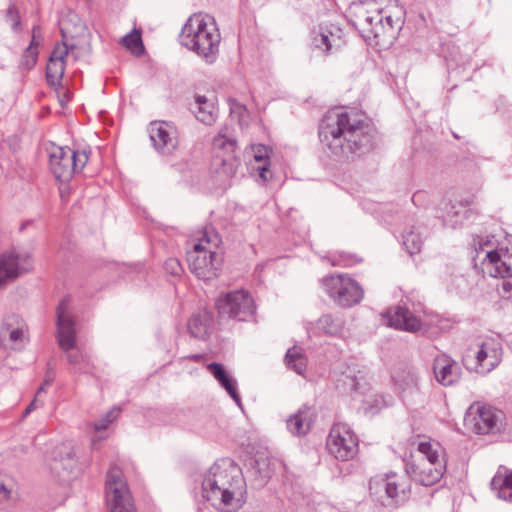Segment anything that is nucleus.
<instances>
[{
    "instance_id": "obj_50",
    "label": "nucleus",
    "mask_w": 512,
    "mask_h": 512,
    "mask_svg": "<svg viewBox=\"0 0 512 512\" xmlns=\"http://www.w3.org/2000/svg\"><path fill=\"white\" fill-rule=\"evenodd\" d=\"M10 489L4 483L2 479H0V500H6L10 497Z\"/></svg>"
},
{
    "instance_id": "obj_10",
    "label": "nucleus",
    "mask_w": 512,
    "mask_h": 512,
    "mask_svg": "<svg viewBox=\"0 0 512 512\" xmlns=\"http://www.w3.org/2000/svg\"><path fill=\"white\" fill-rule=\"evenodd\" d=\"M327 449L336 459L348 461L358 452V438L347 424H335L327 439Z\"/></svg>"
},
{
    "instance_id": "obj_58",
    "label": "nucleus",
    "mask_w": 512,
    "mask_h": 512,
    "mask_svg": "<svg viewBox=\"0 0 512 512\" xmlns=\"http://www.w3.org/2000/svg\"><path fill=\"white\" fill-rule=\"evenodd\" d=\"M503 288H504V290L509 291V289L511 288V285L510 284H504Z\"/></svg>"
},
{
    "instance_id": "obj_55",
    "label": "nucleus",
    "mask_w": 512,
    "mask_h": 512,
    "mask_svg": "<svg viewBox=\"0 0 512 512\" xmlns=\"http://www.w3.org/2000/svg\"><path fill=\"white\" fill-rule=\"evenodd\" d=\"M189 358L193 359L194 361H199L202 358V356L199 354H195V355L189 356Z\"/></svg>"
},
{
    "instance_id": "obj_6",
    "label": "nucleus",
    "mask_w": 512,
    "mask_h": 512,
    "mask_svg": "<svg viewBox=\"0 0 512 512\" xmlns=\"http://www.w3.org/2000/svg\"><path fill=\"white\" fill-rule=\"evenodd\" d=\"M88 161L86 151H74L69 147H53L49 154V166L55 178L68 181L75 172H80Z\"/></svg>"
},
{
    "instance_id": "obj_34",
    "label": "nucleus",
    "mask_w": 512,
    "mask_h": 512,
    "mask_svg": "<svg viewBox=\"0 0 512 512\" xmlns=\"http://www.w3.org/2000/svg\"><path fill=\"white\" fill-rule=\"evenodd\" d=\"M236 145V140L228 126L222 127L213 139V147L215 149L225 150L227 153H233Z\"/></svg>"
},
{
    "instance_id": "obj_16",
    "label": "nucleus",
    "mask_w": 512,
    "mask_h": 512,
    "mask_svg": "<svg viewBox=\"0 0 512 512\" xmlns=\"http://www.w3.org/2000/svg\"><path fill=\"white\" fill-rule=\"evenodd\" d=\"M149 137L155 150L163 155H170L178 146L175 128L164 121L150 123Z\"/></svg>"
},
{
    "instance_id": "obj_17",
    "label": "nucleus",
    "mask_w": 512,
    "mask_h": 512,
    "mask_svg": "<svg viewBox=\"0 0 512 512\" xmlns=\"http://www.w3.org/2000/svg\"><path fill=\"white\" fill-rule=\"evenodd\" d=\"M418 457L410 463H425L435 465L434 475L447 466L446 451L437 441H421L417 446Z\"/></svg>"
},
{
    "instance_id": "obj_61",
    "label": "nucleus",
    "mask_w": 512,
    "mask_h": 512,
    "mask_svg": "<svg viewBox=\"0 0 512 512\" xmlns=\"http://www.w3.org/2000/svg\"><path fill=\"white\" fill-rule=\"evenodd\" d=\"M230 167H231V173L233 174L234 171H233V164L232 163L230 164Z\"/></svg>"
},
{
    "instance_id": "obj_20",
    "label": "nucleus",
    "mask_w": 512,
    "mask_h": 512,
    "mask_svg": "<svg viewBox=\"0 0 512 512\" xmlns=\"http://www.w3.org/2000/svg\"><path fill=\"white\" fill-rule=\"evenodd\" d=\"M385 316L388 319V324L395 329L407 331L410 333H417L422 330V321L415 316L407 307L398 305L391 308Z\"/></svg>"
},
{
    "instance_id": "obj_8",
    "label": "nucleus",
    "mask_w": 512,
    "mask_h": 512,
    "mask_svg": "<svg viewBox=\"0 0 512 512\" xmlns=\"http://www.w3.org/2000/svg\"><path fill=\"white\" fill-rule=\"evenodd\" d=\"M189 268L199 279L210 281L218 276L222 265V255L202 243H196L187 253Z\"/></svg>"
},
{
    "instance_id": "obj_13",
    "label": "nucleus",
    "mask_w": 512,
    "mask_h": 512,
    "mask_svg": "<svg viewBox=\"0 0 512 512\" xmlns=\"http://www.w3.org/2000/svg\"><path fill=\"white\" fill-rule=\"evenodd\" d=\"M384 494L380 496V502L383 506L397 508L404 504L410 496L409 485L395 475H387L386 478L374 482Z\"/></svg>"
},
{
    "instance_id": "obj_45",
    "label": "nucleus",
    "mask_w": 512,
    "mask_h": 512,
    "mask_svg": "<svg viewBox=\"0 0 512 512\" xmlns=\"http://www.w3.org/2000/svg\"><path fill=\"white\" fill-rule=\"evenodd\" d=\"M164 268L166 272L173 276H178L182 272V266L179 260L176 258H169L168 260H166V262L164 263Z\"/></svg>"
},
{
    "instance_id": "obj_14",
    "label": "nucleus",
    "mask_w": 512,
    "mask_h": 512,
    "mask_svg": "<svg viewBox=\"0 0 512 512\" xmlns=\"http://www.w3.org/2000/svg\"><path fill=\"white\" fill-rule=\"evenodd\" d=\"M73 49L74 45H68L65 40L55 45L46 66V80L49 85L60 84L65 71L66 59L73 57L74 60H77V56L72 52Z\"/></svg>"
},
{
    "instance_id": "obj_40",
    "label": "nucleus",
    "mask_w": 512,
    "mask_h": 512,
    "mask_svg": "<svg viewBox=\"0 0 512 512\" xmlns=\"http://www.w3.org/2000/svg\"><path fill=\"white\" fill-rule=\"evenodd\" d=\"M122 44L131 50H135L137 48L143 49L141 34L136 30L126 34L122 38Z\"/></svg>"
},
{
    "instance_id": "obj_54",
    "label": "nucleus",
    "mask_w": 512,
    "mask_h": 512,
    "mask_svg": "<svg viewBox=\"0 0 512 512\" xmlns=\"http://www.w3.org/2000/svg\"><path fill=\"white\" fill-rule=\"evenodd\" d=\"M46 386H47V385L42 384V385L38 388V390H37V392H36V397H35L36 399H37V397H38L42 392H45V387H46Z\"/></svg>"
},
{
    "instance_id": "obj_43",
    "label": "nucleus",
    "mask_w": 512,
    "mask_h": 512,
    "mask_svg": "<svg viewBox=\"0 0 512 512\" xmlns=\"http://www.w3.org/2000/svg\"><path fill=\"white\" fill-rule=\"evenodd\" d=\"M37 56H38L37 48L29 45L23 54V64L27 68L33 67L36 63Z\"/></svg>"
},
{
    "instance_id": "obj_15",
    "label": "nucleus",
    "mask_w": 512,
    "mask_h": 512,
    "mask_svg": "<svg viewBox=\"0 0 512 512\" xmlns=\"http://www.w3.org/2000/svg\"><path fill=\"white\" fill-rule=\"evenodd\" d=\"M355 16L362 30L367 36L378 38L385 34V24L383 9L375 5H357L355 6Z\"/></svg>"
},
{
    "instance_id": "obj_25",
    "label": "nucleus",
    "mask_w": 512,
    "mask_h": 512,
    "mask_svg": "<svg viewBox=\"0 0 512 512\" xmlns=\"http://www.w3.org/2000/svg\"><path fill=\"white\" fill-rule=\"evenodd\" d=\"M187 326L192 337L205 340L213 328V315L207 310H201L191 316Z\"/></svg>"
},
{
    "instance_id": "obj_37",
    "label": "nucleus",
    "mask_w": 512,
    "mask_h": 512,
    "mask_svg": "<svg viewBox=\"0 0 512 512\" xmlns=\"http://www.w3.org/2000/svg\"><path fill=\"white\" fill-rule=\"evenodd\" d=\"M198 243H202V245L206 243L209 245L210 249H212V247L218 248L221 243V238L213 227H206Z\"/></svg>"
},
{
    "instance_id": "obj_23",
    "label": "nucleus",
    "mask_w": 512,
    "mask_h": 512,
    "mask_svg": "<svg viewBox=\"0 0 512 512\" xmlns=\"http://www.w3.org/2000/svg\"><path fill=\"white\" fill-rule=\"evenodd\" d=\"M435 465H429L425 463H410L406 462L405 471L409 475V477L423 485V486H432L439 482L443 477L446 467H443L438 475H434Z\"/></svg>"
},
{
    "instance_id": "obj_32",
    "label": "nucleus",
    "mask_w": 512,
    "mask_h": 512,
    "mask_svg": "<svg viewBox=\"0 0 512 512\" xmlns=\"http://www.w3.org/2000/svg\"><path fill=\"white\" fill-rule=\"evenodd\" d=\"M317 328L331 336L340 335L344 328V320L340 316L324 314L317 320Z\"/></svg>"
},
{
    "instance_id": "obj_29",
    "label": "nucleus",
    "mask_w": 512,
    "mask_h": 512,
    "mask_svg": "<svg viewBox=\"0 0 512 512\" xmlns=\"http://www.w3.org/2000/svg\"><path fill=\"white\" fill-rule=\"evenodd\" d=\"M425 228L422 225H412L407 227L402 235L403 246L410 255L420 252L423 244V234Z\"/></svg>"
},
{
    "instance_id": "obj_42",
    "label": "nucleus",
    "mask_w": 512,
    "mask_h": 512,
    "mask_svg": "<svg viewBox=\"0 0 512 512\" xmlns=\"http://www.w3.org/2000/svg\"><path fill=\"white\" fill-rule=\"evenodd\" d=\"M6 21L10 23L13 30H18L20 27V17L15 5L11 4L6 12Z\"/></svg>"
},
{
    "instance_id": "obj_33",
    "label": "nucleus",
    "mask_w": 512,
    "mask_h": 512,
    "mask_svg": "<svg viewBox=\"0 0 512 512\" xmlns=\"http://www.w3.org/2000/svg\"><path fill=\"white\" fill-rule=\"evenodd\" d=\"M470 210L462 202H450L444 221L455 227L469 217Z\"/></svg>"
},
{
    "instance_id": "obj_36",
    "label": "nucleus",
    "mask_w": 512,
    "mask_h": 512,
    "mask_svg": "<svg viewBox=\"0 0 512 512\" xmlns=\"http://www.w3.org/2000/svg\"><path fill=\"white\" fill-rule=\"evenodd\" d=\"M385 34L393 30L395 27L400 28L402 24L403 9L397 4L395 5V12L392 14L389 10H383Z\"/></svg>"
},
{
    "instance_id": "obj_57",
    "label": "nucleus",
    "mask_w": 512,
    "mask_h": 512,
    "mask_svg": "<svg viewBox=\"0 0 512 512\" xmlns=\"http://www.w3.org/2000/svg\"><path fill=\"white\" fill-rule=\"evenodd\" d=\"M51 382H52V378H48V377H47V378L44 380V383H43V384H44V385L49 386V385L51 384Z\"/></svg>"
},
{
    "instance_id": "obj_24",
    "label": "nucleus",
    "mask_w": 512,
    "mask_h": 512,
    "mask_svg": "<svg viewBox=\"0 0 512 512\" xmlns=\"http://www.w3.org/2000/svg\"><path fill=\"white\" fill-rule=\"evenodd\" d=\"M365 374L357 366H348L336 380V388L343 394L361 391Z\"/></svg>"
},
{
    "instance_id": "obj_11",
    "label": "nucleus",
    "mask_w": 512,
    "mask_h": 512,
    "mask_svg": "<svg viewBox=\"0 0 512 512\" xmlns=\"http://www.w3.org/2000/svg\"><path fill=\"white\" fill-rule=\"evenodd\" d=\"M503 412L487 405H472L465 417V421L477 434L499 432L503 427Z\"/></svg>"
},
{
    "instance_id": "obj_9",
    "label": "nucleus",
    "mask_w": 512,
    "mask_h": 512,
    "mask_svg": "<svg viewBox=\"0 0 512 512\" xmlns=\"http://www.w3.org/2000/svg\"><path fill=\"white\" fill-rule=\"evenodd\" d=\"M220 317L247 321L255 312L251 295L244 290L231 291L221 295L216 301Z\"/></svg>"
},
{
    "instance_id": "obj_4",
    "label": "nucleus",
    "mask_w": 512,
    "mask_h": 512,
    "mask_svg": "<svg viewBox=\"0 0 512 512\" xmlns=\"http://www.w3.org/2000/svg\"><path fill=\"white\" fill-rule=\"evenodd\" d=\"M69 305L70 297L67 296L61 300L56 309L57 341L59 347L66 354L67 361L73 366L74 372L86 373L89 371V360L86 355L75 348L76 331Z\"/></svg>"
},
{
    "instance_id": "obj_3",
    "label": "nucleus",
    "mask_w": 512,
    "mask_h": 512,
    "mask_svg": "<svg viewBox=\"0 0 512 512\" xmlns=\"http://www.w3.org/2000/svg\"><path fill=\"white\" fill-rule=\"evenodd\" d=\"M180 43L195 52L206 63H213L219 54L221 40L219 29L213 17L201 13L193 14L182 27Z\"/></svg>"
},
{
    "instance_id": "obj_46",
    "label": "nucleus",
    "mask_w": 512,
    "mask_h": 512,
    "mask_svg": "<svg viewBox=\"0 0 512 512\" xmlns=\"http://www.w3.org/2000/svg\"><path fill=\"white\" fill-rule=\"evenodd\" d=\"M254 152V159L257 162H266V160L269 158V149L262 145L257 144L252 147Z\"/></svg>"
},
{
    "instance_id": "obj_59",
    "label": "nucleus",
    "mask_w": 512,
    "mask_h": 512,
    "mask_svg": "<svg viewBox=\"0 0 512 512\" xmlns=\"http://www.w3.org/2000/svg\"><path fill=\"white\" fill-rule=\"evenodd\" d=\"M29 224H30L29 222L23 223L20 227V230H24L26 228V226Z\"/></svg>"
},
{
    "instance_id": "obj_1",
    "label": "nucleus",
    "mask_w": 512,
    "mask_h": 512,
    "mask_svg": "<svg viewBox=\"0 0 512 512\" xmlns=\"http://www.w3.org/2000/svg\"><path fill=\"white\" fill-rule=\"evenodd\" d=\"M318 135L330 157L350 162L373 149L376 130L357 113L335 108L323 116Z\"/></svg>"
},
{
    "instance_id": "obj_28",
    "label": "nucleus",
    "mask_w": 512,
    "mask_h": 512,
    "mask_svg": "<svg viewBox=\"0 0 512 512\" xmlns=\"http://www.w3.org/2000/svg\"><path fill=\"white\" fill-rule=\"evenodd\" d=\"M490 485L497 498L512 503V470L504 474L498 471Z\"/></svg>"
},
{
    "instance_id": "obj_62",
    "label": "nucleus",
    "mask_w": 512,
    "mask_h": 512,
    "mask_svg": "<svg viewBox=\"0 0 512 512\" xmlns=\"http://www.w3.org/2000/svg\"><path fill=\"white\" fill-rule=\"evenodd\" d=\"M227 161H228V159H224V160H223V164H224V165H226V164H227Z\"/></svg>"
},
{
    "instance_id": "obj_21",
    "label": "nucleus",
    "mask_w": 512,
    "mask_h": 512,
    "mask_svg": "<svg viewBox=\"0 0 512 512\" xmlns=\"http://www.w3.org/2000/svg\"><path fill=\"white\" fill-rule=\"evenodd\" d=\"M433 370L436 380L444 385L451 386L461 377V368L450 356L442 354L434 359Z\"/></svg>"
},
{
    "instance_id": "obj_56",
    "label": "nucleus",
    "mask_w": 512,
    "mask_h": 512,
    "mask_svg": "<svg viewBox=\"0 0 512 512\" xmlns=\"http://www.w3.org/2000/svg\"><path fill=\"white\" fill-rule=\"evenodd\" d=\"M75 28L77 30H81L83 28V23L78 19V24H76Z\"/></svg>"
},
{
    "instance_id": "obj_18",
    "label": "nucleus",
    "mask_w": 512,
    "mask_h": 512,
    "mask_svg": "<svg viewBox=\"0 0 512 512\" xmlns=\"http://www.w3.org/2000/svg\"><path fill=\"white\" fill-rule=\"evenodd\" d=\"M502 346L499 340L486 338L479 345L476 352V362L480 373H488L501 361Z\"/></svg>"
},
{
    "instance_id": "obj_51",
    "label": "nucleus",
    "mask_w": 512,
    "mask_h": 512,
    "mask_svg": "<svg viewBox=\"0 0 512 512\" xmlns=\"http://www.w3.org/2000/svg\"><path fill=\"white\" fill-rule=\"evenodd\" d=\"M23 338V331L21 329H14L10 332V339L17 342Z\"/></svg>"
},
{
    "instance_id": "obj_44",
    "label": "nucleus",
    "mask_w": 512,
    "mask_h": 512,
    "mask_svg": "<svg viewBox=\"0 0 512 512\" xmlns=\"http://www.w3.org/2000/svg\"><path fill=\"white\" fill-rule=\"evenodd\" d=\"M207 369L218 382L222 381L228 375L223 365L217 362L208 364Z\"/></svg>"
},
{
    "instance_id": "obj_30",
    "label": "nucleus",
    "mask_w": 512,
    "mask_h": 512,
    "mask_svg": "<svg viewBox=\"0 0 512 512\" xmlns=\"http://www.w3.org/2000/svg\"><path fill=\"white\" fill-rule=\"evenodd\" d=\"M278 464L276 459H272L264 453H258L254 459L252 469L259 478L260 485H264L271 478L275 466Z\"/></svg>"
},
{
    "instance_id": "obj_26",
    "label": "nucleus",
    "mask_w": 512,
    "mask_h": 512,
    "mask_svg": "<svg viewBox=\"0 0 512 512\" xmlns=\"http://www.w3.org/2000/svg\"><path fill=\"white\" fill-rule=\"evenodd\" d=\"M191 110L196 118L205 125H211L217 118V107L213 99H209L204 95H198Z\"/></svg>"
},
{
    "instance_id": "obj_39",
    "label": "nucleus",
    "mask_w": 512,
    "mask_h": 512,
    "mask_svg": "<svg viewBox=\"0 0 512 512\" xmlns=\"http://www.w3.org/2000/svg\"><path fill=\"white\" fill-rule=\"evenodd\" d=\"M219 383L227 391L231 398L237 403V405L240 406L241 398L237 392L236 380L227 375L222 381H219Z\"/></svg>"
},
{
    "instance_id": "obj_19",
    "label": "nucleus",
    "mask_w": 512,
    "mask_h": 512,
    "mask_svg": "<svg viewBox=\"0 0 512 512\" xmlns=\"http://www.w3.org/2000/svg\"><path fill=\"white\" fill-rule=\"evenodd\" d=\"M342 30L334 25L320 26L313 32L312 45L324 55L336 51L342 47L344 40L341 37Z\"/></svg>"
},
{
    "instance_id": "obj_60",
    "label": "nucleus",
    "mask_w": 512,
    "mask_h": 512,
    "mask_svg": "<svg viewBox=\"0 0 512 512\" xmlns=\"http://www.w3.org/2000/svg\"><path fill=\"white\" fill-rule=\"evenodd\" d=\"M419 194H414L413 197H412V200L415 201V198L418 197Z\"/></svg>"
},
{
    "instance_id": "obj_48",
    "label": "nucleus",
    "mask_w": 512,
    "mask_h": 512,
    "mask_svg": "<svg viewBox=\"0 0 512 512\" xmlns=\"http://www.w3.org/2000/svg\"><path fill=\"white\" fill-rule=\"evenodd\" d=\"M43 40L41 29L39 26H34L32 30V39L30 46L37 48Z\"/></svg>"
},
{
    "instance_id": "obj_35",
    "label": "nucleus",
    "mask_w": 512,
    "mask_h": 512,
    "mask_svg": "<svg viewBox=\"0 0 512 512\" xmlns=\"http://www.w3.org/2000/svg\"><path fill=\"white\" fill-rule=\"evenodd\" d=\"M286 362L288 367L294 370L297 374H303L307 367V361L304 355L297 347L290 348L286 353Z\"/></svg>"
},
{
    "instance_id": "obj_49",
    "label": "nucleus",
    "mask_w": 512,
    "mask_h": 512,
    "mask_svg": "<svg viewBox=\"0 0 512 512\" xmlns=\"http://www.w3.org/2000/svg\"><path fill=\"white\" fill-rule=\"evenodd\" d=\"M258 174H259V177L261 179H263L264 181H268L272 177L266 163H264L263 166L258 167Z\"/></svg>"
},
{
    "instance_id": "obj_7",
    "label": "nucleus",
    "mask_w": 512,
    "mask_h": 512,
    "mask_svg": "<svg viewBox=\"0 0 512 512\" xmlns=\"http://www.w3.org/2000/svg\"><path fill=\"white\" fill-rule=\"evenodd\" d=\"M105 492L110 512H136L128 485L119 467L113 466L108 470Z\"/></svg>"
},
{
    "instance_id": "obj_22",
    "label": "nucleus",
    "mask_w": 512,
    "mask_h": 512,
    "mask_svg": "<svg viewBox=\"0 0 512 512\" xmlns=\"http://www.w3.org/2000/svg\"><path fill=\"white\" fill-rule=\"evenodd\" d=\"M393 384L395 391L406 401L418 392V374L412 368L399 369L394 372Z\"/></svg>"
},
{
    "instance_id": "obj_47",
    "label": "nucleus",
    "mask_w": 512,
    "mask_h": 512,
    "mask_svg": "<svg viewBox=\"0 0 512 512\" xmlns=\"http://www.w3.org/2000/svg\"><path fill=\"white\" fill-rule=\"evenodd\" d=\"M502 256H503V251L498 252L497 250L489 251L486 254V258L489 260L490 263H492L496 266L499 274H501V269H502Z\"/></svg>"
},
{
    "instance_id": "obj_27",
    "label": "nucleus",
    "mask_w": 512,
    "mask_h": 512,
    "mask_svg": "<svg viewBox=\"0 0 512 512\" xmlns=\"http://www.w3.org/2000/svg\"><path fill=\"white\" fill-rule=\"evenodd\" d=\"M313 412L310 407L303 406L287 420L288 430L296 436L305 435L311 427Z\"/></svg>"
},
{
    "instance_id": "obj_31",
    "label": "nucleus",
    "mask_w": 512,
    "mask_h": 512,
    "mask_svg": "<svg viewBox=\"0 0 512 512\" xmlns=\"http://www.w3.org/2000/svg\"><path fill=\"white\" fill-rule=\"evenodd\" d=\"M54 465L53 470H58V464L64 470H71L75 465V452L72 445L62 443L55 447L53 451Z\"/></svg>"
},
{
    "instance_id": "obj_41",
    "label": "nucleus",
    "mask_w": 512,
    "mask_h": 512,
    "mask_svg": "<svg viewBox=\"0 0 512 512\" xmlns=\"http://www.w3.org/2000/svg\"><path fill=\"white\" fill-rule=\"evenodd\" d=\"M501 276L512 277V247L503 251Z\"/></svg>"
},
{
    "instance_id": "obj_52",
    "label": "nucleus",
    "mask_w": 512,
    "mask_h": 512,
    "mask_svg": "<svg viewBox=\"0 0 512 512\" xmlns=\"http://www.w3.org/2000/svg\"><path fill=\"white\" fill-rule=\"evenodd\" d=\"M60 31H61L63 39H66L68 37V35L71 34V32L69 31L68 27L66 26L64 20H62L60 22Z\"/></svg>"
},
{
    "instance_id": "obj_12",
    "label": "nucleus",
    "mask_w": 512,
    "mask_h": 512,
    "mask_svg": "<svg viewBox=\"0 0 512 512\" xmlns=\"http://www.w3.org/2000/svg\"><path fill=\"white\" fill-rule=\"evenodd\" d=\"M32 269L30 253L10 250L0 256V288Z\"/></svg>"
},
{
    "instance_id": "obj_2",
    "label": "nucleus",
    "mask_w": 512,
    "mask_h": 512,
    "mask_svg": "<svg viewBox=\"0 0 512 512\" xmlns=\"http://www.w3.org/2000/svg\"><path fill=\"white\" fill-rule=\"evenodd\" d=\"M203 497L213 507L234 512L244 504L245 480L241 469L230 458L217 460L202 481Z\"/></svg>"
},
{
    "instance_id": "obj_53",
    "label": "nucleus",
    "mask_w": 512,
    "mask_h": 512,
    "mask_svg": "<svg viewBox=\"0 0 512 512\" xmlns=\"http://www.w3.org/2000/svg\"><path fill=\"white\" fill-rule=\"evenodd\" d=\"M36 401H37V399L35 398V399L30 403V405L25 409V412H24V414H25V415L29 414V413H30V412L35 408Z\"/></svg>"
},
{
    "instance_id": "obj_38",
    "label": "nucleus",
    "mask_w": 512,
    "mask_h": 512,
    "mask_svg": "<svg viewBox=\"0 0 512 512\" xmlns=\"http://www.w3.org/2000/svg\"><path fill=\"white\" fill-rule=\"evenodd\" d=\"M119 413L120 409L118 407H113L110 409L101 419L94 423L95 430L101 431L107 429L109 424L118 417Z\"/></svg>"
},
{
    "instance_id": "obj_5",
    "label": "nucleus",
    "mask_w": 512,
    "mask_h": 512,
    "mask_svg": "<svg viewBox=\"0 0 512 512\" xmlns=\"http://www.w3.org/2000/svg\"><path fill=\"white\" fill-rule=\"evenodd\" d=\"M327 295L340 307L350 308L361 302L364 290L360 284L346 274H331L321 280Z\"/></svg>"
}]
</instances>
